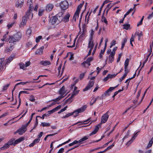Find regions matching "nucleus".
Returning <instances> with one entry per match:
<instances>
[{"instance_id":"1","label":"nucleus","mask_w":153,"mask_h":153,"mask_svg":"<svg viewBox=\"0 0 153 153\" xmlns=\"http://www.w3.org/2000/svg\"><path fill=\"white\" fill-rule=\"evenodd\" d=\"M22 35L20 32H18L13 35L9 36L8 40L10 43H13L19 41L20 40Z\"/></svg>"},{"instance_id":"2","label":"nucleus","mask_w":153,"mask_h":153,"mask_svg":"<svg viewBox=\"0 0 153 153\" xmlns=\"http://www.w3.org/2000/svg\"><path fill=\"white\" fill-rule=\"evenodd\" d=\"M66 91L65 90V86H63L60 89L59 92V94L60 95V96H59L58 97L55 99L52 100H51V101H58L64 97V96H63V95L66 93Z\"/></svg>"},{"instance_id":"3","label":"nucleus","mask_w":153,"mask_h":153,"mask_svg":"<svg viewBox=\"0 0 153 153\" xmlns=\"http://www.w3.org/2000/svg\"><path fill=\"white\" fill-rule=\"evenodd\" d=\"M60 6L62 10H65L68 8V2L66 0L64 1L61 2Z\"/></svg>"},{"instance_id":"4","label":"nucleus","mask_w":153,"mask_h":153,"mask_svg":"<svg viewBox=\"0 0 153 153\" xmlns=\"http://www.w3.org/2000/svg\"><path fill=\"white\" fill-rule=\"evenodd\" d=\"M94 82L95 81L94 80L90 81L85 88L83 89V91H85L90 89L94 86Z\"/></svg>"},{"instance_id":"5","label":"nucleus","mask_w":153,"mask_h":153,"mask_svg":"<svg viewBox=\"0 0 153 153\" xmlns=\"http://www.w3.org/2000/svg\"><path fill=\"white\" fill-rule=\"evenodd\" d=\"M108 112V111H107L102 116L101 118V123H105L107 121L109 117Z\"/></svg>"},{"instance_id":"6","label":"nucleus","mask_w":153,"mask_h":153,"mask_svg":"<svg viewBox=\"0 0 153 153\" xmlns=\"http://www.w3.org/2000/svg\"><path fill=\"white\" fill-rule=\"evenodd\" d=\"M93 58L92 57H88L86 61L82 63V65H83L84 67H86L85 64H87L88 66L91 65L90 62L93 60Z\"/></svg>"},{"instance_id":"7","label":"nucleus","mask_w":153,"mask_h":153,"mask_svg":"<svg viewBox=\"0 0 153 153\" xmlns=\"http://www.w3.org/2000/svg\"><path fill=\"white\" fill-rule=\"evenodd\" d=\"M119 85H117L116 86L114 87H110L105 92L104 94V95L105 96H109L110 94L109 93V92H111L112 91L114 90L115 88H117L118 86Z\"/></svg>"},{"instance_id":"8","label":"nucleus","mask_w":153,"mask_h":153,"mask_svg":"<svg viewBox=\"0 0 153 153\" xmlns=\"http://www.w3.org/2000/svg\"><path fill=\"white\" fill-rule=\"evenodd\" d=\"M26 126L23 125L21 128L18 130L19 134L20 135H22L23 133H24L26 131Z\"/></svg>"},{"instance_id":"9","label":"nucleus","mask_w":153,"mask_h":153,"mask_svg":"<svg viewBox=\"0 0 153 153\" xmlns=\"http://www.w3.org/2000/svg\"><path fill=\"white\" fill-rule=\"evenodd\" d=\"M87 107V105H83L82 107L79 108L77 110L75 111V112L77 113H82L86 109Z\"/></svg>"},{"instance_id":"10","label":"nucleus","mask_w":153,"mask_h":153,"mask_svg":"<svg viewBox=\"0 0 153 153\" xmlns=\"http://www.w3.org/2000/svg\"><path fill=\"white\" fill-rule=\"evenodd\" d=\"M53 7L54 6L53 4H49L46 6V10L47 12H50L52 10Z\"/></svg>"},{"instance_id":"11","label":"nucleus","mask_w":153,"mask_h":153,"mask_svg":"<svg viewBox=\"0 0 153 153\" xmlns=\"http://www.w3.org/2000/svg\"><path fill=\"white\" fill-rule=\"evenodd\" d=\"M139 131H139L134 134L131 137V139L127 142V144H128L129 145L132 143L133 140L135 139V138L138 135V132H139Z\"/></svg>"},{"instance_id":"12","label":"nucleus","mask_w":153,"mask_h":153,"mask_svg":"<svg viewBox=\"0 0 153 153\" xmlns=\"http://www.w3.org/2000/svg\"><path fill=\"white\" fill-rule=\"evenodd\" d=\"M115 53L111 52V53L108 56L109 61L110 63L112 62L114 60V56L115 55Z\"/></svg>"},{"instance_id":"13","label":"nucleus","mask_w":153,"mask_h":153,"mask_svg":"<svg viewBox=\"0 0 153 153\" xmlns=\"http://www.w3.org/2000/svg\"><path fill=\"white\" fill-rule=\"evenodd\" d=\"M70 16V15L68 13L66 14L65 16L64 17H63L62 21L65 23L68 22L69 21V18Z\"/></svg>"},{"instance_id":"14","label":"nucleus","mask_w":153,"mask_h":153,"mask_svg":"<svg viewBox=\"0 0 153 153\" xmlns=\"http://www.w3.org/2000/svg\"><path fill=\"white\" fill-rule=\"evenodd\" d=\"M32 10H29V9H28V10L27 11L25 15L24 16H25L27 18H28V19H30V17L31 16L32 18L33 15V13H32L31 12Z\"/></svg>"},{"instance_id":"15","label":"nucleus","mask_w":153,"mask_h":153,"mask_svg":"<svg viewBox=\"0 0 153 153\" xmlns=\"http://www.w3.org/2000/svg\"><path fill=\"white\" fill-rule=\"evenodd\" d=\"M99 124L97 125L95 127L94 130L89 134V136H91L93 134H96L99 130Z\"/></svg>"},{"instance_id":"16","label":"nucleus","mask_w":153,"mask_h":153,"mask_svg":"<svg viewBox=\"0 0 153 153\" xmlns=\"http://www.w3.org/2000/svg\"><path fill=\"white\" fill-rule=\"evenodd\" d=\"M44 48V47L42 46L41 47L39 48L35 52V53L36 54H41L42 53L43 51Z\"/></svg>"},{"instance_id":"17","label":"nucleus","mask_w":153,"mask_h":153,"mask_svg":"<svg viewBox=\"0 0 153 153\" xmlns=\"http://www.w3.org/2000/svg\"><path fill=\"white\" fill-rule=\"evenodd\" d=\"M4 58H2L0 59V71L2 70L4 68Z\"/></svg>"},{"instance_id":"18","label":"nucleus","mask_w":153,"mask_h":153,"mask_svg":"<svg viewBox=\"0 0 153 153\" xmlns=\"http://www.w3.org/2000/svg\"><path fill=\"white\" fill-rule=\"evenodd\" d=\"M24 140V137H21L16 140H15L14 141V146H15L16 145L20 143L21 141Z\"/></svg>"},{"instance_id":"19","label":"nucleus","mask_w":153,"mask_h":153,"mask_svg":"<svg viewBox=\"0 0 153 153\" xmlns=\"http://www.w3.org/2000/svg\"><path fill=\"white\" fill-rule=\"evenodd\" d=\"M93 40H90V39H89V43L88 47V48H90V49H93L94 46V44L93 43Z\"/></svg>"},{"instance_id":"20","label":"nucleus","mask_w":153,"mask_h":153,"mask_svg":"<svg viewBox=\"0 0 153 153\" xmlns=\"http://www.w3.org/2000/svg\"><path fill=\"white\" fill-rule=\"evenodd\" d=\"M51 23L52 25H54L56 23H58L59 22L58 20V18L55 16H53L52 19Z\"/></svg>"},{"instance_id":"21","label":"nucleus","mask_w":153,"mask_h":153,"mask_svg":"<svg viewBox=\"0 0 153 153\" xmlns=\"http://www.w3.org/2000/svg\"><path fill=\"white\" fill-rule=\"evenodd\" d=\"M24 2V0H22V1H18L17 3L16 4V7L19 8H21L23 5Z\"/></svg>"},{"instance_id":"22","label":"nucleus","mask_w":153,"mask_h":153,"mask_svg":"<svg viewBox=\"0 0 153 153\" xmlns=\"http://www.w3.org/2000/svg\"><path fill=\"white\" fill-rule=\"evenodd\" d=\"M40 140V138H37L35 139L33 142L29 145V146L30 147L33 146L35 144L38 143L39 142Z\"/></svg>"},{"instance_id":"23","label":"nucleus","mask_w":153,"mask_h":153,"mask_svg":"<svg viewBox=\"0 0 153 153\" xmlns=\"http://www.w3.org/2000/svg\"><path fill=\"white\" fill-rule=\"evenodd\" d=\"M40 63L44 66H47L51 64V62L49 61H47L46 60L42 61L40 62Z\"/></svg>"},{"instance_id":"24","label":"nucleus","mask_w":153,"mask_h":153,"mask_svg":"<svg viewBox=\"0 0 153 153\" xmlns=\"http://www.w3.org/2000/svg\"><path fill=\"white\" fill-rule=\"evenodd\" d=\"M29 83V82H19V83H17L13 89V90H12V92H13L14 91V90L15 89V88H16V87L18 86V85H25V84H26V83Z\"/></svg>"},{"instance_id":"25","label":"nucleus","mask_w":153,"mask_h":153,"mask_svg":"<svg viewBox=\"0 0 153 153\" xmlns=\"http://www.w3.org/2000/svg\"><path fill=\"white\" fill-rule=\"evenodd\" d=\"M44 11V9L42 8H41L39 9V13L38 14L39 16H42L43 14Z\"/></svg>"},{"instance_id":"26","label":"nucleus","mask_w":153,"mask_h":153,"mask_svg":"<svg viewBox=\"0 0 153 153\" xmlns=\"http://www.w3.org/2000/svg\"><path fill=\"white\" fill-rule=\"evenodd\" d=\"M27 5H29V10H32V2L31 1V0H28L27 1Z\"/></svg>"},{"instance_id":"27","label":"nucleus","mask_w":153,"mask_h":153,"mask_svg":"<svg viewBox=\"0 0 153 153\" xmlns=\"http://www.w3.org/2000/svg\"><path fill=\"white\" fill-rule=\"evenodd\" d=\"M84 3V1H83L82 3H80L77 7L76 11L79 13L81 8L82 7Z\"/></svg>"},{"instance_id":"28","label":"nucleus","mask_w":153,"mask_h":153,"mask_svg":"<svg viewBox=\"0 0 153 153\" xmlns=\"http://www.w3.org/2000/svg\"><path fill=\"white\" fill-rule=\"evenodd\" d=\"M32 29L30 28H28L26 30V34L27 36L29 37L30 36L32 33Z\"/></svg>"},{"instance_id":"29","label":"nucleus","mask_w":153,"mask_h":153,"mask_svg":"<svg viewBox=\"0 0 153 153\" xmlns=\"http://www.w3.org/2000/svg\"><path fill=\"white\" fill-rule=\"evenodd\" d=\"M127 39L126 38H124L122 42V46L121 48V49L122 50L123 48L125 46V44L127 42Z\"/></svg>"},{"instance_id":"30","label":"nucleus","mask_w":153,"mask_h":153,"mask_svg":"<svg viewBox=\"0 0 153 153\" xmlns=\"http://www.w3.org/2000/svg\"><path fill=\"white\" fill-rule=\"evenodd\" d=\"M79 14V13L76 11L73 17V19L75 21H76V18H78Z\"/></svg>"},{"instance_id":"31","label":"nucleus","mask_w":153,"mask_h":153,"mask_svg":"<svg viewBox=\"0 0 153 153\" xmlns=\"http://www.w3.org/2000/svg\"><path fill=\"white\" fill-rule=\"evenodd\" d=\"M15 140V139L13 138L10 139L7 142L8 144L10 145H13L14 146V141Z\"/></svg>"},{"instance_id":"32","label":"nucleus","mask_w":153,"mask_h":153,"mask_svg":"<svg viewBox=\"0 0 153 153\" xmlns=\"http://www.w3.org/2000/svg\"><path fill=\"white\" fill-rule=\"evenodd\" d=\"M89 136H87L84 137L79 140V143H81L82 142L87 140Z\"/></svg>"},{"instance_id":"33","label":"nucleus","mask_w":153,"mask_h":153,"mask_svg":"<svg viewBox=\"0 0 153 153\" xmlns=\"http://www.w3.org/2000/svg\"><path fill=\"white\" fill-rule=\"evenodd\" d=\"M19 67L21 69H22L25 70L26 69L25 65L24 63H20L19 64Z\"/></svg>"},{"instance_id":"34","label":"nucleus","mask_w":153,"mask_h":153,"mask_svg":"<svg viewBox=\"0 0 153 153\" xmlns=\"http://www.w3.org/2000/svg\"><path fill=\"white\" fill-rule=\"evenodd\" d=\"M79 90H77V91H73L71 96L73 97H74L79 93Z\"/></svg>"},{"instance_id":"35","label":"nucleus","mask_w":153,"mask_h":153,"mask_svg":"<svg viewBox=\"0 0 153 153\" xmlns=\"http://www.w3.org/2000/svg\"><path fill=\"white\" fill-rule=\"evenodd\" d=\"M61 105H58L55 108H54L53 109H52V111L53 113V112H54L55 111H56L58 109L60 108H61Z\"/></svg>"},{"instance_id":"36","label":"nucleus","mask_w":153,"mask_h":153,"mask_svg":"<svg viewBox=\"0 0 153 153\" xmlns=\"http://www.w3.org/2000/svg\"><path fill=\"white\" fill-rule=\"evenodd\" d=\"M73 97L71 96V97L66 100L65 102L66 103L68 102H72L73 100L72 99Z\"/></svg>"},{"instance_id":"37","label":"nucleus","mask_w":153,"mask_h":153,"mask_svg":"<svg viewBox=\"0 0 153 153\" xmlns=\"http://www.w3.org/2000/svg\"><path fill=\"white\" fill-rule=\"evenodd\" d=\"M13 48V46H10L7 50H5L6 52H10Z\"/></svg>"},{"instance_id":"38","label":"nucleus","mask_w":153,"mask_h":153,"mask_svg":"<svg viewBox=\"0 0 153 153\" xmlns=\"http://www.w3.org/2000/svg\"><path fill=\"white\" fill-rule=\"evenodd\" d=\"M94 34V31L92 30L91 29V33H90V36L89 38V39L90 40H93V36Z\"/></svg>"},{"instance_id":"39","label":"nucleus","mask_w":153,"mask_h":153,"mask_svg":"<svg viewBox=\"0 0 153 153\" xmlns=\"http://www.w3.org/2000/svg\"><path fill=\"white\" fill-rule=\"evenodd\" d=\"M123 28L126 30H128L129 28L130 25L128 24H124L123 25Z\"/></svg>"},{"instance_id":"40","label":"nucleus","mask_w":153,"mask_h":153,"mask_svg":"<svg viewBox=\"0 0 153 153\" xmlns=\"http://www.w3.org/2000/svg\"><path fill=\"white\" fill-rule=\"evenodd\" d=\"M102 21L104 22L106 25H108V21L106 19L105 17L102 16Z\"/></svg>"},{"instance_id":"41","label":"nucleus","mask_w":153,"mask_h":153,"mask_svg":"<svg viewBox=\"0 0 153 153\" xmlns=\"http://www.w3.org/2000/svg\"><path fill=\"white\" fill-rule=\"evenodd\" d=\"M41 124L43 127L45 126H50V123H49L42 122V123Z\"/></svg>"},{"instance_id":"42","label":"nucleus","mask_w":153,"mask_h":153,"mask_svg":"<svg viewBox=\"0 0 153 153\" xmlns=\"http://www.w3.org/2000/svg\"><path fill=\"white\" fill-rule=\"evenodd\" d=\"M129 62V59L128 58L126 59L124 64L125 67H127Z\"/></svg>"},{"instance_id":"43","label":"nucleus","mask_w":153,"mask_h":153,"mask_svg":"<svg viewBox=\"0 0 153 153\" xmlns=\"http://www.w3.org/2000/svg\"><path fill=\"white\" fill-rule=\"evenodd\" d=\"M129 132H130V131H129V130H128L127 131V132L126 133V135H125V137H123V139L122 140H123V141H124V140L125 139L128 138V137H129L130 136V135H129Z\"/></svg>"},{"instance_id":"44","label":"nucleus","mask_w":153,"mask_h":153,"mask_svg":"<svg viewBox=\"0 0 153 153\" xmlns=\"http://www.w3.org/2000/svg\"><path fill=\"white\" fill-rule=\"evenodd\" d=\"M42 38V36H39L37 37H36V43H38L40 39Z\"/></svg>"},{"instance_id":"45","label":"nucleus","mask_w":153,"mask_h":153,"mask_svg":"<svg viewBox=\"0 0 153 153\" xmlns=\"http://www.w3.org/2000/svg\"><path fill=\"white\" fill-rule=\"evenodd\" d=\"M29 100L32 102H34L35 101V99L33 95H31L30 96Z\"/></svg>"},{"instance_id":"46","label":"nucleus","mask_w":153,"mask_h":153,"mask_svg":"<svg viewBox=\"0 0 153 153\" xmlns=\"http://www.w3.org/2000/svg\"><path fill=\"white\" fill-rule=\"evenodd\" d=\"M105 2H103V3L101 7L100 8L98 15L99 16L100 15L102 9L103 7V6H104V5H105Z\"/></svg>"},{"instance_id":"47","label":"nucleus","mask_w":153,"mask_h":153,"mask_svg":"<svg viewBox=\"0 0 153 153\" xmlns=\"http://www.w3.org/2000/svg\"><path fill=\"white\" fill-rule=\"evenodd\" d=\"M21 94H22V93H20V91L19 92V95H18V98L19 99V105L17 108V109H18L19 108V107L20 105V104H21V99L20 98V95Z\"/></svg>"},{"instance_id":"48","label":"nucleus","mask_w":153,"mask_h":153,"mask_svg":"<svg viewBox=\"0 0 153 153\" xmlns=\"http://www.w3.org/2000/svg\"><path fill=\"white\" fill-rule=\"evenodd\" d=\"M73 115V113L72 112L70 113H69L68 114H66V115H65V116H63L62 117V118H67V117H68L69 116L72 115Z\"/></svg>"},{"instance_id":"49","label":"nucleus","mask_w":153,"mask_h":153,"mask_svg":"<svg viewBox=\"0 0 153 153\" xmlns=\"http://www.w3.org/2000/svg\"><path fill=\"white\" fill-rule=\"evenodd\" d=\"M27 21V19L26 17L24 16L22 18V22H23L25 23H26Z\"/></svg>"},{"instance_id":"50","label":"nucleus","mask_w":153,"mask_h":153,"mask_svg":"<svg viewBox=\"0 0 153 153\" xmlns=\"http://www.w3.org/2000/svg\"><path fill=\"white\" fill-rule=\"evenodd\" d=\"M125 69V73L124 74H126V76H127V74L129 72V70L127 68V67H124Z\"/></svg>"},{"instance_id":"51","label":"nucleus","mask_w":153,"mask_h":153,"mask_svg":"<svg viewBox=\"0 0 153 153\" xmlns=\"http://www.w3.org/2000/svg\"><path fill=\"white\" fill-rule=\"evenodd\" d=\"M116 41L115 40H113L111 43V45L110 47V48H111L112 46L116 44Z\"/></svg>"},{"instance_id":"52","label":"nucleus","mask_w":153,"mask_h":153,"mask_svg":"<svg viewBox=\"0 0 153 153\" xmlns=\"http://www.w3.org/2000/svg\"><path fill=\"white\" fill-rule=\"evenodd\" d=\"M126 76V74H124L123 76L119 79V81L120 82H122L125 79Z\"/></svg>"},{"instance_id":"53","label":"nucleus","mask_w":153,"mask_h":153,"mask_svg":"<svg viewBox=\"0 0 153 153\" xmlns=\"http://www.w3.org/2000/svg\"><path fill=\"white\" fill-rule=\"evenodd\" d=\"M10 84H7L6 85H4L3 88V90L5 91L7 89L8 87L9 86Z\"/></svg>"},{"instance_id":"54","label":"nucleus","mask_w":153,"mask_h":153,"mask_svg":"<svg viewBox=\"0 0 153 153\" xmlns=\"http://www.w3.org/2000/svg\"><path fill=\"white\" fill-rule=\"evenodd\" d=\"M137 36H138V39L140 40L141 37L142 36V34L141 33H139L138 32L137 33Z\"/></svg>"},{"instance_id":"55","label":"nucleus","mask_w":153,"mask_h":153,"mask_svg":"<svg viewBox=\"0 0 153 153\" xmlns=\"http://www.w3.org/2000/svg\"><path fill=\"white\" fill-rule=\"evenodd\" d=\"M26 23L23 22H21L20 25H19L20 27H23L25 26V25Z\"/></svg>"},{"instance_id":"56","label":"nucleus","mask_w":153,"mask_h":153,"mask_svg":"<svg viewBox=\"0 0 153 153\" xmlns=\"http://www.w3.org/2000/svg\"><path fill=\"white\" fill-rule=\"evenodd\" d=\"M114 146V143H113L111 145L108 147L106 149V150H109L110 149H111Z\"/></svg>"},{"instance_id":"57","label":"nucleus","mask_w":153,"mask_h":153,"mask_svg":"<svg viewBox=\"0 0 153 153\" xmlns=\"http://www.w3.org/2000/svg\"><path fill=\"white\" fill-rule=\"evenodd\" d=\"M117 74H118V73H117L116 74H108V75H110L109 76V78H114V77H115Z\"/></svg>"},{"instance_id":"58","label":"nucleus","mask_w":153,"mask_h":153,"mask_svg":"<svg viewBox=\"0 0 153 153\" xmlns=\"http://www.w3.org/2000/svg\"><path fill=\"white\" fill-rule=\"evenodd\" d=\"M63 13L62 12H59L58 14H57L55 16L56 17H62V15Z\"/></svg>"},{"instance_id":"59","label":"nucleus","mask_w":153,"mask_h":153,"mask_svg":"<svg viewBox=\"0 0 153 153\" xmlns=\"http://www.w3.org/2000/svg\"><path fill=\"white\" fill-rule=\"evenodd\" d=\"M14 24V22H12L10 24H8L7 27H8V29L11 27Z\"/></svg>"},{"instance_id":"60","label":"nucleus","mask_w":153,"mask_h":153,"mask_svg":"<svg viewBox=\"0 0 153 153\" xmlns=\"http://www.w3.org/2000/svg\"><path fill=\"white\" fill-rule=\"evenodd\" d=\"M122 56V53H121L120 54H119L118 55V57L117 59V62H119L120 60V58Z\"/></svg>"},{"instance_id":"61","label":"nucleus","mask_w":153,"mask_h":153,"mask_svg":"<svg viewBox=\"0 0 153 153\" xmlns=\"http://www.w3.org/2000/svg\"><path fill=\"white\" fill-rule=\"evenodd\" d=\"M110 75H108V74L105 78L103 79V81L105 82H106L107 81L108 79L110 78L109 76Z\"/></svg>"},{"instance_id":"62","label":"nucleus","mask_w":153,"mask_h":153,"mask_svg":"<svg viewBox=\"0 0 153 153\" xmlns=\"http://www.w3.org/2000/svg\"><path fill=\"white\" fill-rule=\"evenodd\" d=\"M85 73H84L80 74L79 76V78L81 79H82L83 78L85 75Z\"/></svg>"},{"instance_id":"63","label":"nucleus","mask_w":153,"mask_h":153,"mask_svg":"<svg viewBox=\"0 0 153 153\" xmlns=\"http://www.w3.org/2000/svg\"><path fill=\"white\" fill-rule=\"evenodd\" d=\"M64 151V149L63 148H61L59 149L58 152L57 153H62Z\"/></svg>"},{"instance_id":"64","label":"nucleus","mask_w":153,"mask_h":153,"mask_svg":"<svg viewBox=\"0 0 153 153\" xmlns=\"http://www.w3.org/2000/svg\"><path fill=\"white\" fill-rule=\"evenodd\" d=\"M32 43L31 42H29L27 43L26 44V46L27 47H28L32 45Z\"/></svg>"}]
</instances>
